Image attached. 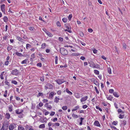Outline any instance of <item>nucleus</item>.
Returning a JSON list of instances; mask_svg holds the SVG:
<instances>
[{"instance_id": "7c9ffc66", "label": "nucleus", "mask_w": 130, "mask_h": 130, "mask_svg": "<svg viewBox=\"0 0 130 130\" xmlns=\"http://www.w3.org/2000/svg\"><path fill=\"white\" fill-rule=\"evenodd\" d=\"M56 25L58 27L61 26V24L59 21H57L56 22Z\"/></svg>"}, {"instance_id": "dca6fc26", "label": "nucleus", "mask_w": 130, "mask_h": 130, "mask_svg": "<svg viewBox=\"0 0 130 130\" xmlns=\"http://www.w3.org/2000/svg\"><path fill=\"white\" fill-rule=\"evenodd\" d=\"M3 20L5 22H8V19L7 17L6 16H5L3 18Z\"/></svg>"}, {"instance_id": "5fc2aeb1", "label": "nucleus", "mask_w": 130, "mask_h": 130, "mask_svg": "<svg viewBox=\"0 0 130 130\" xmlns=\"http://www.w3.org/2000/svg\"><path fill=\"white\" fill-rule=\"evenodd\" d=\"M88 31L89 32H92L93 31V30L91 28H90L88 29Z\"/></svg>"}, {"instance_id": "de8ad7c7", "label": "nucleus", "mask_w": 130, "mask_h": 130, "mask_svg": "<svg viewBox=\"0 0 130 130\" xmlns=\"http://www.w3.org/2000/svg\"><path fill=\"white\" fill-rule=\"evenodd\" d=\"M124 115H122L121 114H120L119 115V118L120 119H122L124 117Z\"/></svg>"}, {"instance_id": "f3484780", "label": "nucleus", "mask_w": 130, "mask_h": 130, "mask_svg": "<svg viewBox=\"0 0 130 130\" xmlns=\"http://www.w3.org/2000/svg\"><path fill=\"white\" fill-rule=\"evenodd\" d=\"M60 99L59 98L56 97L54 99V102L56 103H58L59 102V100Z\"/></svg>"}, {"instance_id": "5701e85b", "label": "nucleus", "mask_w": 130, "mask_h": 130, "mask_svg": "<svg viewBox=\"0 0 130 130\" xmlns=\"http://www.w3.org/2000/svg\"><path fill=\"white\" fill-rule=\"evenodd\" d=\"M18 130H25L24 128L22 126H18Z\"/></svg>"}, {"instance_id": "ea45409f", "label": "nucleus", "mask_w": 130, "mask_h": 130, "mask_svg": "<svg viewBox=\"0 0 130 130\" xmlns=\"http://www.w3.org/2000/svg\"><path fill=\"white\" fill-rule=\"evenodd\" d=\"M12 83L14 84L15 85H17V82L15 80H12L11 81Z\"/></svg>"}, {"instance_id": "2f4dec72", "label": "nucleus", "mask_w": 130, "mask_h": 130, "mask_svg": "<svg viewBox=\"0 0 130 130\" xmlns=\"http://www.w3.org/2000/svg\"><path fill=\"white\" fill-rule=\"evenodd\" d=\"M31 60H33L35 58V55L34 54H32L31 56Z\"/></svg>"}, {"instance_id": "4be33fe9", "label": "nucleus", "mask_w": 130, "mask_h": 130, "mask_svg": "<svg viewBox=\"0 0 130 130\" xmlns=\"http://www.w3.org/2000/svg\"><path fill=\"white\" fill-rule=\"evenodd\" d=\"M43 95V93L41 92H39L38 94L37 95V97H39L40 96H42Z\"/></svg>"}, {"instance_id": "680f3d73", "label": "nucleus", "mask_w": 130, "mask_h": 130, "mask_svg": "<svg viewBox=\"0 0 130 130\" xmlns=\"http://www.w3.org/2000/svg\"><path fill=\"white\" fill-rule=\"evenodd\" d=\"M57 93L58 95H60L61 94V91L60 90L58 91L57 92Z\"/></svg>"}, {"instance_id": "a211bd4d", "label": "nucleus", "mask_w": 130, "mask_h": 130, "mask_svg": "<svg viewBox=\"0 0 130 130\" xmlns=\"http://www.w3.org/2000/svg\"><path fill=\"white\" fill-rule=\"evenodd\" d=\"M79 106L78 105H77L75 107H74V109H72V111H76V110H77V109H78L79 108Z\"/></svg>"}, {"instance_id": "864d4df0", "label": "nucleus", "mask_w": 130, "mask_h": 130, "mask_svg": "<svg viewBox=\"0 0 130 130\" xmlns=\"http://www.w3.org/2000/svg\"><path fill=\"white\" fill-rule=\"evenodd\" d=\"M29 29L30 30H32L34 29V28L33 27L30 26L29 27Z\"/></svg>"}, {"instance_id": "3c124183", "label": "nucleus", "mask_w": 130, "mask_h": 130, "mask_svg": "<svg viewBox=\"0 0 130 130\" xmlns=\"http://www.w3.org/2000/svg\"><path fill=\"white\" fill-rule=\"evenodd\" d=\"M55 113V112H54L51 111L50 114V115L52 116H53Z\"/></svg>"}, {"instance_id": "423d86ee", "label": "nucleus", "mask_w": 130, "mask_h": 130, "mask_svg": "<svg viewBox=\"0 0 130 130\" xmlns=\"http://www.w3.org/2000/svg\"><path fill=\"white\" fill-rule=\"evenodd\" d=\"M15 126V124H13L10 125L9 127V129L10 130H13Z\"/></svg>"}, {"instance_id": "bb28decb", "label": "nucleus", "mask_w": 130, "mask_h": 130, "mask_svg": "<svg viewBox=\"0 0 130 130\" xmlns=\"http://www.w3.org/2000/svg\"><path fill=\"white\" fill-rule=\"evenodd\" d=\"M62 20L64 23H65L67 22V18H64L62 19Z\"/></svg>"}, {"instance_id": "2eb2a0df", "label": "nucleus", "mask_w": 130, "mask_h": 130, "mask_svg": "<svg viewBox=\"0 0 130 130\" xmlns=\"http://www.w3.org/2000/svg\"><path fill=\"white\" fill-rule=\"evenodd\" d=\"M28 60V59H26L22 61L21 63L22 64H26Z\"/></svg>"}, {"instance_id": "7ed1b4c3", "label": "nucleus", "mask_w": 130, "mask_h": 130, "mask_svg": "<svg viewBox=\"0 0 130 130\" xmlns=\"http://www.w3.org/2000/svg\"><path fill=\"white\" fill-rule=\"evenodd\" d=\"M56 82L58 85L61 84L62 83L66 82V81H64L63 79H58L55 80Z\"/></svg>"}, {"instance_id": "4468645a", "label": "nucleus", "mask_w": 130, "mask_h": 130, "mask_svg": "<svg viewBox=\"0 0 130 130\" xmlns=\"http://www.w3.org/2000/svg\"><path fill=\"white\" fill-rule=\"evenodd\" d=\"M106 96L107 97L106 98L107 100H109L111 101H112L113 97L111 96H110V95L109 96V97H107L108 96V95H106Z\"/></svg>"}, {"instance_id": "b1692460", "label": "nucleus", "mask_w": 130, "mask_h": 130, "mask_svg": "<svg viewBox=\"0 0 130 130\" xmlns=\"http://www.w3.org/2000/svg\"><path fill=\"white\" fill-rule=\"evenodd\" d=\"M113 95L115 97L118 98L119 97V96L118 95L117 93L116 92H114L113 93Z\"/></svg>"}, {"instance_id": "393cba45", "label": "nucleus", "mask_w": 130, "mask_h": 130, "mask_svg": "<svg viewBox=\"0 0 130 130\" xmlns=\"http://www.w3.org/2000/svg\"><path fill=\"white\" fill-rule=\"evenodd\" d=\"M6 118L8 119L10 117V115L9 113H7L5 115Z\"/></svg>"}, {"instance_id": "72a5a7b5", "label": "nucleus", "mask_w": 130, "mask_h": 130, "mask_svg": "<svg viewBox=\"0 0 130 130\" xmlns=\"http://www.w3.org/2000/svg\"><path fill=\"white\" fill-rule=\"evenodd\" d=\"M118 122L117 121H114L112 123V124L113 125H116L118 124Z\"/></svg>"}, {"instance_id": "e2e57ef3", "label": "nucleus", "mask_w": 130, "mask_h": 130, "mask_svg": "<svg viewBox=\"0 0 130 130\" xmlns=\"http://www.w3.org/2000/svg\"><path fill=\"white\" fill-rule=\"evenodd\" d=\"M5 83L6 85H9V83L7 81V80L5 81Z\"/></svg>"}, {"instance_id": "774afa93", "label": "nucleus", "mask_w": 130, "mask_h": 130, "mask_svg": "<svg viewBox=\"0 0 130 130\" xmlns=\"http://www.w3.org/2000/svg\"><path fill=\"white\" fill-rule=\"evenodd\" d=\"M80 59L82 60H84L85 59V57L83 56H81L80 58Z\"/></svg>"}, {"instance_id": "603ef678", "label": "nucleus", "mask_w": 130, "mask_h": 130, "mask_svg": "<svg viewBox=\"0 0 130 130\" xmlns=\"http://www.w3.org/2000/svg\"><path fill=\"white\" fill-rule=\"evenodd\" d=\"M54 124L56 126H59L60 125V124L59 123H53L52 124V125Z\"/></svg>"}, {"instance_id": "39448f33", "label": "nucleus", "mask_w": 130, "mask_h": 130, "mask_svg": "<svg viewBox=\"0 0 130 130\" xmlns=\"http://www.w3.org/2000/svg\"><path fill=\"white\" fill-rule=\"evenodd\" d=\"M11 74L12 75H17L18 74V70L17 69H15L12 70Z\"/></svg>"}, {"instance_id": "c9c22d12", "label": "nucleus", "mask_w": 130, "mask_h": 130, "mask_svg": "<svg viewBox=\"0 0 130 130\" xmlns=\"http://www.w3.org/2000/svg\"><path fill=\"white\" fill-rule=\"evenodd\" d=\"M68 107L67 106H63L62 107V109L63 110H66L67 109Z\"/></svg>"}, {"instance_id": "bf43d9fd", "label": "nucleus", "mask_w": 130, "mask_h": 130, "mask_svg": "<svg viewBox=\"0 0 130 130\" xmlns=\"http://www.w3.org/2000/svg\"><path fill=\"white\" fill-rule=\"evenodd\" d=\"M87 105H83L82 106V107L83 109H85L87 108Z\"/></svg>"}, {"instance_id": "a18cd8bd", "label": "nucleus", "mask_w": 130, "mask_h": 130, "mask_svg": "<svg viewBox=\"0 0 130 130\" xmlns=\"http://www.w3.org/2000/svg\"><path fill=\"white\" fill-rule=\"evenodd\" d=\"M123 48L124 50H125L126 49V45L125 43H123Z\"/></svg>"}, {"instance_id": "ddd939ff", "label": "nucleus", "mask_w": 130, "mask_h": 130, "mask_svg": "<svg viewBox=\"0 0 130 130\" xmlns=\"http://www.w3.org/2000/svg\"><path fill=\"white\" fill-rule=\"evenodd\" d=\"M74 95L77 98H79L80 97V94L78 93H75V94Z\"/></svg>"}, {"instance_id": "c03bdc74", "label": "nucleus", "mask_w": 130, "mask_h": 130, "mask_svg": "<svg viewBox=\"0 0 130 130\" xmlns=\"http://www.w3.org/2000/svg\"><path fill=\"white\" fill-rule=\"evenodd\" d=\"M114 90L113 89H110L109 90V92L110 93H113L114 92Z\"/></svg>"}, {"instance_id": "412c9836", "label": "nucleus", "mask_w": 130, "mask_h": 130, "mask_svg": "<svg viewBox=\"0 0 130 130\" xmlns=\"http://www.w3.org/2000/svg\"><path fill=\"white\" fill-rule=\"evenodd\" d=\"M19 109H18V110H16L15 111L16 113L18 114H21L22 113V112L23 111V110H22V111L19 112Z\"/></svg>"}, {"instance_id": "6ab92c4d", "label": "nucleus", "mask_w": 130, "mask_h": 130, "mask_svg": "<svg viewBox=\"0 0 130 130\" xmlns=\"http://www.w3.org/2000/svg\"><path fill=\"white\" fill-rule=\"evenodd\" d=\"M66 92L69 94H70V95H71L72 94V93L67 88L66 90Z\"/></svg>"}, {"instance_id": "9b49d317", "label": "nucleus", "mask_w": 130, "mask_h": 130, "mask_svg": "<svg viewBox=\"0 0 130 130\" xmlns=\"http://www.w3.org/2000/svg\"><path fill=\"white\" fill-rule=\"evenodd\" d=\"M47 86L49 89H52L53 88V85L49 83L47 84Z\"/></svg>"}, {"instance_id": "f257e3e1", "label": "nucleus", "mask_w": 130, "mask_h": 130, "mask_svg": "<svg viewBox=\"0 0 130 130\" xmlns=\"http://www.w3.org/2000/svg\"><path fill=\"white\" fill-rule=\"evenodd\" d=\"M60 52L63 56L67 55L68 54L67 50L64 48H61L60 49Z\"/></svg>"}, {"instance_id": "4d7b16f0", "label": "nucleus", "mask_w": 130, "mask_h": 130, "mask_svg": "<svg viewBox=\"0 0 130 130\" xmlns=\"http://www.w3.org/2000/svg\"><path fill=\"white\" fill-rule=\"evenodd\" d=\"M14 97L15 98V99L17 101H19L20 100V98L19 97L15 96Z\"/></svg>"}, {"instance_id": "f704fd0d", "label": "nucleus", "mask_w": 130, "mask_h": 130, "mask_svg": "<svg viewBox=\"0 0 130 130\" xmlns=\"http://www.w3.org/2000/svg\"><path fill=\"white\" fill-rule=\"evenodd\" d=\"M72 116L74 118H77L78 117V116L77 115H75L74 113L72 114Z\"/></svg>"}, {"instance_id": "f03ea898", "label": "nucleus", "mask_w": 130, "mask_h": 130, "mask_svg": "<svg viewBox=\"0 0 130 130\" xmlns=\"http://www.w3.org/2000/svg\"><path fill=\"white\" fill-rule=\"evenodd\" d=\"M64 26L66 27L67 29L65 30V31H68L69 32H72L71 30V28L70 24L66 23L64 24Z\"/></svg>"}, {"instance_id": "13d9d810", "label": "nucleus", "mask_w": 130, "mask_h": 130, "mask_svg": "<svg viewBox=\"0 0 130 130\" xmlns=\"http://www.w3.org/2000/svg\"><path fill=\"white\" fill-rule=\"evenodd\" d=\"M12 106H10L9 107V111L10 112H11V111H12Z\"/></svg>"}, {"instance_id": "473e14b6", "label": "nucleus", "mask_w": 130, "mask_h": 130, "mask_svg": "<svg viewBox=\"0 0 130 130\" xmlns=\"http://www.w3.org/2000/svg\"><path fill=\"white\" fill-rule=\"evenodd\" d=\"M45 43H43L41 45V48L42 49H44L45 47Z\"/></svg>"}, {"instance_id": "e433bc0d", "label": "nucleus", "mask_w": 130, "mask_h": 130, "mask_svg": "<svg viewBox=\"0 0 130 130\" xmlns=\"http://www.w3.org/2000/svg\"><path fill=\"white\" fill-rule=\"evenodd\" d=\"M72 17V15L71 14L69 15L68 16V18L69 20L70 21Z\"/></svg>"}, {"instance_id": "aec40b11", "label": "nucleus", "mask_w": 130, "mask_h": 130, "mask_svg": "<svg viewBox=\"0 0 130 130\" xmlns=\"http://www.w3.org/2000/svg\"><path fill=\"white\" fill-rule=\"evenodd\" d=\"M21 36L24 39H26L27 38V37L23 33L21 34Z\"/></svg>"}, {"instance_id": "20e7f679", "label": "nucleus", "mask_w": 130, "mask_h": 130, "mask_svg": "<svg viewBox=\"0 0 130 130\" xmlns=\"http://www.w3.org/2000/svg\"><path fill=\"white\" fill-rule=\"evenodd\" d=\"M5 5L4 4H3L1 6V9L2 11L5 14H6L5 11Z\"/></svg>"}, {"instance_id": "c85d7f7f", "label": "nucleus", "mask_w": 130, "mask_h": 130, "mask_svg": "<svg viewBox=\"0 0 130 130\" xmlns=\"http://www.w3.org/2000/svg\"><path fill=\"white\" fill-rule=\"evenodd\" d=\"M94 73L96 75H98L99 74V72L97 70H94Z\"/></svg>"}, {"instance_id": "c756f323", "label": "nucleus", "mask_w": 130, "mask_h": 130, "mask_svg": "<svg viewBox=\"0 0 130 130\" xmlns=\"http://www.w3.org/2000/svg\"><path fill=\"white\" fill-rule=\"evenodd\" d=\"M58 57L56 56L55 57V63L56 64L58 63Z\"/></svg>"}, {"instance_id": "0e129e2a", "label": "nucleus", "mask_w": 130, "mask_h": 130, "mask_svg": "<svg viewBox=\"0 0 130 130\" xmlns=\"http://www.w3.org/2000/svg\"><path fill=\"white\" fill-rule=\"evenodd\" d=\"M59 41H60L61 42L63 41V39L62 37H59Z\"/></svg>"}, {"instance_id": "a878e982", "label": "nucleus", "mask_w": 130, "mask_h": 130, "mask_svg": "<svg viewBox=\"0 0 130 130\" xmlns=\"http://www.w3.org/2000/svg\"><path fill=\"white\" fill-rule=\"evenodd\" d=\"M13 47L12 46H10L8 47L7 49L8 51H9L11 50Z\"/></svg>"}, {"instance_id": "4c0bfd02", "label": "nucleus", "mask_w": 130, "mask_h": 130, "mask_svg": "<svg viewBox=\"0 0 130 130\" xmlns=\"http://www.w3.org/2000/svg\"><path fill=\"white\" fill-rule=\"evenodd\" d=\"M108 72L109 74H111V70L110 68L108 69Z\"/></svg>"}, {"instance_id": "8fccbe9b", "label": "nucleus", "mask_w": 130, "mask_h": 130, "mask_svg": "<svg viewBox=\"0 0 130 130\" xmlns=\"http://www.w3.org/2000/svg\"><path fill=\"white\" fill-rule=\"evenodd\" d=\"M96 79L95 78H92L91 79V82L94 83L96 81Z\"/></svg>"}, {"instance_id": "0eeeda50", "label": "nucleus", "mask_w": 130, "mask_h": 130, "mask_svg": "<svg viewBox=\"0 0 130 130\" xmlns=\"http://www.w3.org/2000/svg\"><path fill=\"white\" fill-rule=\"evenodd\" d=\"M88 98V97L87 96H85L83 97L82 98L80 99V101L82 102V104H83L84 103L83 102L86 101Z\"/></svg>"}, {"instance_id": "58836bf2", "label": "nucleus", "mask_w": 130, "mask_h": 130, "mask_svg": "<svg viewBox=\"0 0 130 130\" xmlns=\"http://www.w3.org/2000/svg\"><path fill=\"white\" fill-rule=\"evenodd\" d=\"M46 34L49 37H51L53 36L52 33H46Z\"/></svg>"}, {"instance_id": "f8f14e48", "label": "nucleus", "mask_w": 130, "mask_h": 130, "mask_svg": "<svg viewBox=\"0 0 130 130\" xmlns=\"http://www.w3.org/2000/svg\"><path fill=\"white\" fill-rule=\"evenodd\" d=\"M15 54L19 57H22L23 56V55L21 53L18 52H15Z\"/></svg>"}, {"instance_id": "79ce46f5", "label": "nucleus", "mask_w": 130, "mask_h": 130, "mask_svg": "<svg viewBox=\"0 0 130 130\" xmlns=\"http://www.w3.org/2000/svg\"><path fill=\"white\" fill-rule=\"evenodd\" d=\"M126 124V121L125 120H124L123 121L122 124L124 126Z\"/></svg>"}, {"instance_id": "6e6d98bb", "label": "nucleus", "mask_w": 130, "mask_h": 130, "mask_svg": "<svg viewBox=\"0 0 130 130\" xmlns=\"http://www.w3.org/2000/svg\"><path fill=\"white\" fill-rule=\"evenodd\" d=\"M37 65L38 66H39L40 67H42L41 63L40 62H39L37 63Z\"/></svg>"}, {"instance_id": "338daca9", "label": "nucleus", "mask_w": 130, "mask_h": 130, "mask_svg": "<svg viewBox=\"0 0 130 130\" xmlns=\"http://www.w3.org/2000/svg\"><path fill=\"white\" fill-rule=\"evenodd\" d=\"M102 58L103 59L106 60V58L105 57V56L104 55H103L101 56Z\"/></svg>"}, {"instance_id": "1a4fd4ad", "label": "nucleus", "mask_w": 130, "mask_h": 130, "mask_svg": "<svg viewBox=\"0 0 130 130\" xmlns=\"http://www.w3.org/2000/svg\"><path fill=\"white\" fill-rule=\"evenodd\" d=\"M94 125L96 126L99 127L100 126V125L98 121H94Z\"/></svg>"}, {"instance_id": "9d476101", "label": "nucleus", "mask_w": 130, "mask_h": 130, "mask_svg": "<svg viewBox=\"0 0 130 130\" xmlns=\"http://www.w3.org/2000/svg\"><path fill=\"white\" fill-rule=\"evenodd\" d=\"M16 37L17 40L22 42H24L23 41L24 40L20 37L18 36H16Z\"/></svg>"}, {"instance_id": "052dcab7", "label": "nucleus", "mask_w": 130, "mask_h": 130, "mask_svg": "<svg viewBox=\"0 0 130 130\" xmlns=\"http://www.w3.org/2000/svg\"><path fill=\"white\" fill-rule=\"evenodd\" d=\"M31 45H30L28 44H26V48L27 49L28 48V47H30L31 46Z\"/></svg>"}, {"instance_id": "49530a36", "label": "nucleus", "mask_w": 130, "mask_h": 130, "mask_svg": "<svg viewBox=\"0 0 130 130\" xmlns=\"http://www.w3.org/2000/svg\"><path fill=\"white\" fill-rule=\"evenodd\" d=\"M94 83L97 86H99V84L98 82H97L96 80Z\"/></svg>"}, {"instance_id": "6e6552de", "label": "nucleus", "mask_w": 130, "mask_h": 130, "mask_svg": "<svg viewBox=\"0 0 130 130\" xmlns=\"http://www.w3.org/2000/svg\"><path fill=\"white\" fill-rule=\"evenodd\" d=\"M98 66L96 67L94 63L93 62H91L90 64V66L93 68H97L98 67Z\"/></svg>"}, {"instance_id": "37998d69", "label": "nucleus", "mask_w": 130, "mask_h": 130, "mask_svg": "<svg viewBox=\"0 0 130 130\" xmlns=\"http://www.w3.org/2000/svg\"><path fill=\"white\" fill-rule=\"evenodd\" d=\"M94 88H95V90L96 91V93L98 94H99V91L97 89V87H94Z\"/></svg>"}, {"instance_id": "a19ab883", "label": "nucleus", "mask_w": 130, "mask_h": 130, "mask_svg": "<svg viewBox=\"0 0 130 130\" xmlns=\"http://www.w3.org/2000/svg\"><path fill=\"white\" fill-rule=\"evenodd\" d=\"M96 109H99V110L101 111H102V109L98 106H96Z\"/></svg>"}, {"instance_id": "09e8293b", "label": "nucleus", "mask_w": 130, "mask_h": 130, "mask_svg": "<svg viewBox=\"0 0 130 130\" xmlns=\"http://www.w3.org/2000/svg\"><path fill=\"white\" fill-rule=\"evenodd\" d=\"M40 80L42 82H43L44 80V77H40Z\"/></svg>"}, {"instance_id": "69168bd1", "label": "nucleus", "mask_w": 130, "mask_h": 130, "mask_svg": "<svg viewBox=\"0 0 130 130\" xmlns=\"http://www.w3.org/2000/svg\"><path fill=\"white\" fill-rule=\"evenodd\" d=\"M39 106L40 107H42L43 105V104L41 102H40L39 104Z\"/></svg>"}, {"instance_id": "cd10ccee", "label": "nucleus", "mask_w": 130, "mask_h": 130, "mask_svg": "<svg viewBox=\"0 0 130 130\" xmlns=\"http://www.w3.org/2000/svg\"><path fill=\"white\" fill-rule=\"evenodd\" d=\"M45 127V126L44 124H41L39 126V128H44Z\"/></svg>"}]
</instances>
